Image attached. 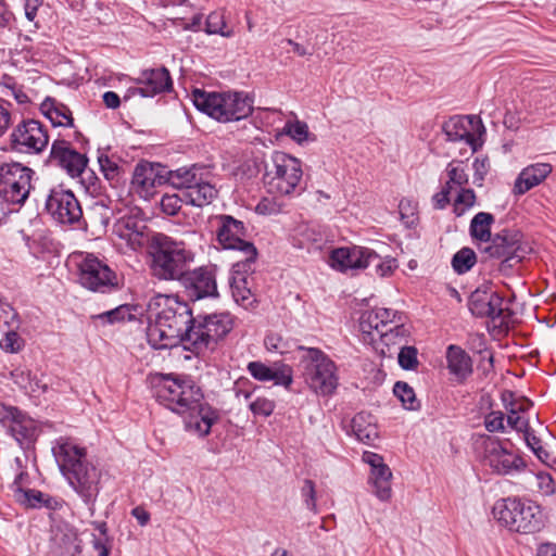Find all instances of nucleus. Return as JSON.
I'll list each match as a JSON object with an SVG mask.
<instances>
[{
  "instance_id": "a211bd4d",
  "label": "nucleus",
  "mask_w": 556,
  "mask_h": 556,
  "mask_svg": "<svg viewBox=\"0 0 556 556\" xmlns=\"http://www.w3.org/2000/svg\"><path fill=\"white\" fill-rule=\"evenodd\" d=\"M442 129L448 141L465 142L472 152L481 146L476 132L481 135L485 130L482 121L475 115L453 116L443 124Z\"/></svg>"
},
{
  "instance_id": "4be33fe9",
  "label": "nucleus",
  "mask_w": 556,
  "mask_h": 556,
  "mask_svg": "<svg viewBox=\"0 0 556 556\" xmlns=\"http://www.w3.org/2000/svg\"><path fill=\"white\" fill-rule=\"evenodd\" d=\"M180 283L192 301L217 295L215 275L206 267H200L194 270L189 268Z\"/></svg>"
},
{
  "instance_id": "7ed1b4c3",
  "label": "nucleus",
  "mask_w": 556,
  "mask_h": 556,
  "mask_svg": "<svg viewBox=\"0 0 556 556\" xmlns=\"http://www.w3.org/2000/svg\"><path fill=\"white\" fill-rule=\"evenodd\" d=\"M52 453L68 484L87 505H92L99 494L101 475L89 462L86 447L70 437H60L53 442Z\"/></svg>"
},
{
  "instance_id": "f8f14e48",
  "label": "nucleus",
  "mask_w": 556,
  "mask_h": 556,
  "mask_svg": "<svg viewBox=\"0 0 556 556\" xmlns=\"http://www.w3.org/2000/svg\"><path fill=\"white\" fill-rule=\"evenodd\" d=\"M488 243L483 252L490 257L502 260L509 267L520 263L530 252L528 244L522 241V233L516 229H503Z\"/></svg>"
},
{
  "instance_id": "a19ab883",
  "label": "nucleus",
  "mask_w": 556,
  "mask_h": 556,
  "mask_svg": "<svg viewBox=\"0 0 556 556\" xmlns=\"http://www.w3.org/2000/svg\"><path fill=\"white\" fill-rule=\"evenodd\" d=\"M462 164L463 162L460 161H452L446 167L448 180L445 182V186L451 187V190L453 186L464 188L468 184L469 178Z\"/></svg>"
},
{
  "instance_id": "f03ea898",
  "label": "nucleus",
  "mask_w": 556,
  "mask_h": 556,
  "mask_svg": "<svg viewBox=\"0 0 556 556\" xmlns=\"http://www.w3.org/2000/svg\"><path fill=\"white\" fill-rule=\"evenodd\" d=\"M156 401L179 415H189L186 429L199 437L210 434L219 416L207 403H203L201 388L190 378L166 376L155 390Z\"/></svg>"
},
{
  "instance_id": "0eeeda50",
  "label": "nucleus",
  "mask_w": 556,
  "mask_h": 556,
  "mask_svg": "<svg viewBox=\"0 0 556 556\" xmlns=\"http://www.w3.org/2000/svg\"><path fill=\"white\" fill-rule=\"evenodd\" d=\"M302 177L301 161L286 152L274 151L264 161L263 182L267 192L275 198L296 192Z\"/></svg>"
},
{
  "instance_id": "f257e3e1",
  "label": "nucleus",
  "mask_w": 556,
  "mask_h": 556,
  "mask_svg": "<svg viewBox=\"0 0 556 556\" xmlns=\"http://www.w3.org/2000/svg\"><path fill=\"white\" fill-rule=\"evenodd\" d=\"M149 309L148 340L154 349H170L184 342L192 351L194 317L186 301L178 295L157 294Z\"/></svg>"
},
{
  "instance_id": "f3484780",
  "label": "nucleus",
  "mask_w": 556,
  "mask_h": 556,
  "mask_svg": "<svg viewBox=\"0 0 556 556\" xmlns=\"http://www.w3.org/2000/svg\"><path fill=\"white\" fill-rule=\"evenodd\" d=\"M81 286L98 292H106L117 285L115 273L99 258L88 255L79 266Z\"/></svg>"
},
{
  "instance_id": "680f3d73",
  "label": "nucleus",
  "mask_w": 556,
  "mask_h": 556,
  "mask_svg": "<svg viewBox=\"0 0 556 556\" xmlns=\"http://www.w3.org/2000/svg\"><path fill=\"white\" fill-rule=\"evenodd\" d=\"M81 552L80 542L76 538H73L60 548L58 556H83Z\"/></svg>"
},
{
  "instance_id": "b1692460",
  "label": "nucleus",
  "mask_w": 556,
  "mask_h": 556,
  "mask_svg": "<svg viewBox=\"0 0 556 556\" xmlns=\"http://www.w3.org/2000/svg\"><path fill=\"white\" fill-rule=\"evenodd\" d=\"M249 374L257 381H274L276 386H282L289 389L293 382L292 367L283 363H274L267 366L263 362L253 361L247 366Z\"/></svg>"
},
{
  "instance_id": "473e14b6",
  "label": "nucleus",
  "mask_w": 556,
  "mask_h": 556,
  "mask_svg": "<svg viewBox=\"0 0 556 556\" xmlns=\"http://www.w3.org/2000/svg\"><path fill=\"white\" fill-rule=\"evenodd\" d=\"M447 368L451 374L460 379H466L472 372V362L470 356L457 345H450L446 351Z\"/></svg>"
},
{
  "instance_id": "49530a36",
  "label": "nucleus",
  "mask_w": 556,
  "mask_h": 556,
  "mask_svg": "<svg viewBox=\"0 0 556 556\" xmlns=\"http://www.w3.org/2000/svg\"><path fill=\"white\" fill-rule=\"evenodd\" d=\"M275 402L265 396H258L249 404V408L252 414L261 417H269L275 410Z\"/></svg>"
},
{
  "instance_id": "5701e85b",
  "label": "nucleus",
  "mask_w": 556,
  "mask_h": 556,
  "mask_svg": "<svg viewBox=\"0 0 556 556\" xmlns=\"http://www.w3.org/2000/svg\"><path fill=\"white\" fill-rule=\"evenodd\" d=\"M50 157L72 177L79 176L87 166L88 159L85 154L72 148L64 139L52 142Z\"/></svg>"
},
{
  "instance_id": "6e6d98bb",
  "label": "nucleus",
  "mask_w": 556,
  "mask_h": 556,
  "mask_svg": "<svg viewBox=\"0 0 556 556\" xmlns=\"http://www.w3.org/2000/svg\"><path fill=\"white\" fill-rule=\"evenodd\" d=\"M301 494L304 500L306 507L315 511L316 510V490L315 483L311 479H305L303 486L301 488Z\"/></svg>"
},
{
  "instance_id": "20e7f679",
  "label": "nucleus",
  "mask_w": 556,
  "mask_h": 556,
  "mask_svg": "<svg viewBox=\"0 0 556 556\" xmlns=\"http://www.w3.org/2000/svg\"><path fill=\"white\" fill-rule=\"evenodd\" d=\"M150 271L161 281H179L194 261V254L185 242L155 233L150 242Z\"/></svg>"
},
{
  "instance_id": "e2e57ef3",
  "label": "nucleus",
  "mask_w": 556,
  "mask_h": 556,
  "mask_svg": "<svg viewBox=\"0 0 556 556\" xmlns=\"http://www.w3.org/2000/svg\"><path fill=\"white\" fill-rule=\"evenodd\" d=\"M29 475L26 471H21L18 475H16L13 483L11 484V489L14 494V498L17 501V493L18 490L21 491H28L29 488Z\"/></svg>"
},
{
  "instance_id": "9d476101",
  "label": "nucleus",
  "mask_w": 556,
  "mask_h": 556,
  "mask_svg": "<svg viewBox=\"0 0 556 556\" xmlns=\"http://www.w3.org/2000/svg\"><path fill=\"white\" fill-rule=\"evenodd\" d=\"M233 328V317L228 312L194 318L192 352L200 354L225 338Z\"/></svg>"
},
{
  "instance_id": "dca6fc26",
  "label": "nucleus",
  "mask_w": 556,
  "mask_h": 556,
  "mask_svg": "<svg viewBox=\"0 0 556 556\" xmlns=\"http://www.w3.org/2000/svg\"><path fill=\"white\" fill-rule=\"evenodd\" d=\"M481 446L484 464L498 475H508L525 467L522 458L506 450L498 439L485 437Z\"/></svg>"
},
{
  "instance_id": "4c0bfd02",
  "label": "nucleus",
  "mask_w": 556,
  "mask_h": 556,
  "mask_svg": "<svg viewBox=\"0 0 556 556\" xmlns=\"http://www.w3.org/2000/svg\"><path fill=\"white\" fill-rule=\"evenodd\" d=\"M408 333L409 332L404 325H395L392 328L379 332V334L376 336V339L379 338L382 344L390 348L391 345H400L403 342H406Z\"/></svg>"
},
{
  "instance_id": "5fc2aeb1",
  "label": "nucleus",
  "mask_w": 556,
  "mask_h": 556,
  "mask_svg": "<svg viewBox=\"0 0 556 556\" xmlns=\"http://www.w3.org/2000/svg\"><path fill=\"white\" fill-rule=\"evenodd\" d=\"M0 316V321L2 320L8 328L18 327L20 323L17 319V313L8 302L2 301L1 299Z\"/></svg>"
},
{
  "instance_id": "f704fd0d",
  "label": "nucleus",
  "mask_w": 556,
  "mask_h": 556,
  "mask_svg": "<svg viewBox=\"0 0 556 556\" xmlns=\"http://www.w3.org/2000/svg\"><path fill=\"white\" fill-rule=\"evenodd\" d=\"M216 195L217 189L211 184L210 176H206L198 186L191 188V191L184 192L186 203L198 207L208 205Z\"/></svg>"
},
{
  "instance_id": "412c9836",
  "label": "nucleus",
  "mask_w": 556,
  "mask_h": 556,
  "mask_svg": "<svg viewBox=\"0 0 556 556\" xmlns=\"http://www.w3.org/2000/svg\"><path fill=\"white\" fill-rule=\"evenodd\" d=\"M141 87L129 88L124 99L132 96L154 97L159 93L169 91L173 88V80L169 71L166 67L146 70L137 80Z\"/></svg>"
},
{
  "instance_id": "09e8293b",
  "label": "nucleus",
  "mask_w": 556,
  "mask_h": 556,
  "mask_svg": "<svg viewBox=\"0 0 556 556\" xmlns=\"http://www.w3.org/2000/svg\"><path fill=\"white\" fill-rule=\"evenodd\" d=\"M283 130L286 135L290 136L299 143L305 141L308 136V126L306 123L300 121L286 123Z\"/></svg>"
},
{
  "instance_id": "8fccbe9b",
  "label": "nucleus",
  "mask_w": 556,
  "mask_h": 556,
  "mask_svg": "<svg viewBox=\"0 0 556 556\" xmlns=\"http://www.w3.org/2000/svg\"><path fill=\"white\" fill-rule=\"evenodd\" d=\"M504 405H508L509 408H513L518 414L526 413L533 404L526 397L514 399V393L506 391L502 395Z\"/></svg>"
},
{
  "instance_id": "4468645a",
  "label": "nucleus",
  "mask_w": 556,
  "mask_h": 556,
  "mask_svg": "<svg viewBox=\"0 0 556 556\" xmlns=\"http://www.w3.org/2000/svg\"><path fill=\"white\" fill-rule=\"evenodd\" d=\"M48 142L47 129L36 119L22 121L11 134V147L20 153H40L48 146Z\"/></svg>"
},
{
  "instance_id": "c85d7f7f",
  "label": "nucleus",
  "mask_w": 556,
  "mask_h": 556,
  "mask_svg": "<svg viewBox=\"0 0 556 556\" xmlns=\"http://www.w3.org/2000/svg\"><path fill=\"white\" fill-rule=\"evenodd\" d=\"M144 225L139 226L132 218L118 220L113 228V232L124 240L131 250L137 251L146 244Z\"/></svg>"
},
{
  "instance_id": "423d86ee",
  "label": "nucleus",
  "mask_w": 556,
  "mask_h": 556,
  "mask_svg": "<svg viewBox=\"0 0 556 556\" xmlns=\"http://www.w3.org/2000/svg\"><path fill=\"white\" fill-rule=\"evenodd\" d=\"M492 515L501 526L518 533H534L544 526L540 506L532 501L518 497L497 500L493 505Z\"/></svg>"
},
{
  "instance_id": "6ab92c4d",
  "label": "nucleus",
  "mask_w": 556,
  "mask_h": 556,
  "mask_svg": "<svg viewBox=\"0 0 556 556\" xmlns=\"http://www.w3.org/2000/svg\"><path fill=\"white\" fill-rule=\"evenodd\" d=\"M376 260L379 255L375 251L358 245L338 248L330 254L331 267L342 273L365 269Z\"/></svg>"
},
{
  "instance_id": "13d9d810",
  "label": "nucleus",
  "mask_w": 556,
  "mask_h": 556,
  "mask_svg": "<svg viewBox=\"0 0 556 556\" xmlns=\"http://www.w3.org/2000/svg\"><path fill=\"white\" fill-rule=\"evenodd\" d=\"M255 211L263 215L278 214L282 211V203L276 199L263 198L257 203Z\"/></svg>"
},
{
  "instance_id": "052dcab7",
  "label": "nucleus",
  "mask_w": 556,
  "mask_h": 556,
  "mask_svg": "<svg viewBox=\"0 0 556 556\" xmlns=\"http://www.w3.org/2000/svg\"><path fill=\"white\" fill-rule=\"evenodd\" d=\"M11 106L10 102L0 100V137L9 130L13 123Z\"/></svg>"
},
{
  "instance_id": "9b49d317",
  "label": "nucleus",
  "mask_w": 556,
  "mask_h": 556,
  "mask_svg": "<svg viewBox=\"0 0 556 556\" xmlns=\"http://www.w3.org/2000/svg\"><path fill=\"white\" fill-rule=\"evenodd\" d=\"M216 239L226 250H238L244 255L247 262H255L257 250L254 244L245 240L247 228L243 222L230 216H216Z\"/></svg>"
},
{
  "instance_id": "338daca9",
  "label": "nucleus",
  "mask_w": 556,
  "mask_h": 556,
  "mask_svg": "<svg viewBox=\"0 0 556 556\" xmlns=\"http://www.w3.org/2000/svg\"><path fill=\"white\" fill-rule=\"evenodd\" d=\"M18 412L16 407L0 405V422L8 428V425L18 417Z\"/></svg>"
},
{
  "instance_id": "774afa93",
  "label": "nucleus",
  "mask_w": 556,
  "mask_h": 556,
  "mask_svg": "<svg viewBox=\"0 0 556 556\" xmlns=\"http://www.w3.org/2000/svg\"><path fill=\"white\" fill-rule=\"evenodd\" d=\"M363 460L370 466V469L380 468V466H386L387 464L383 462L381 455L372 452H365L363 454Z\"/></svg>"
},
{
  "instance_id": "de8ad7c7",
  "label": "nucleus",
  "mask_w": 556,
  "mask_h": 556,
  "mask_svg": "<svg viewBox=\"0 0 556 556\" xmlns=\"http://www.w3.org/2000/svg\"><path fill=\"white\" fill-rule=\"evenodd\" d=\"M18 327L9 328L4 338L0 341V348L8 353H16L22 349L23 340L15 331Z\"/></svg>"
},
{
  "instance_id": "e433bc0d",
  "label": "nucleus",
  "mask_w": 556,
  "mask_h": 556,
  "mask_svg": "<svg viewBox=\"0 0 556 556\" xmlns=\"http://www.w3.org/2000/svg\"><path fill=\"white\" fill-rule=\"evenodd\" d=\"M205 33L208 35H220L225 38L233 36L232 28L227 26L224 13L219 11L212 12L207 16L205 22Z\"/></svg>"
},
{
  "instance_id": "c756f323",
  "label": "nucleus",
  "mask_w": 556,
  "mask_h": 556,
  "mask_svg": "<svg viewBox=\"0 0 556 556\" xmlns=\"http://www.w3.org/2000/svg\"><path fill=\"white\" fill-rule=\"evenodd\" d=\"M40 111L53 126L74 127L72 111L54 98H46L40 104Z\"/></svg>"
},
{
  "instance_id": "bf43d9fd",
  "label": "nucleus",
  "mask_w": 556,
  "mask_h": 556,
  "mask_svg": "<svg viewBox=\"0 0 556 556\" xmlns=\"http://www.w3.org/2000/svg\"><path fill=\"white\" fill-rule=\"evenodd\" d=\"M91 544L99 556H110L112 540L109 535H97L93 533Z\"/></svg>"
},
{
  "instance_id": "bb28decb",
  "label": "nucleus",
  "mask_w": 556,
  "mask_h": 556,
  "mask_svg": "<svg viewBox=\"0 0 556 556\" xmlns=\"http://www.w3.org/2000/svg\"><path fill=\"white\" fill-rule=\"evenodd\" d=\"M206 176H210V172L205 167L194 164L189 167L184 166L175 170H168L167 182L174 188L187 192L203 181Z\"/></svg>"
},
{
  "instance_id": "72a5a7b5",
  "label": "nucleus",
  "mask_w": 556,
  "mask_h": 556,
  "mask_svg": "<svg viewBox=\"0 0 556 556\" xmlns=\"http://www.w3.org/2000/svg\"><path fill=\"white\" fill-rule=\"evenodd\" d=\"M392 471L388 465L377 469H370L369 483L374 494L380 501H389L392 495L391 489Z\"/></svg>"
},
{
  "instance_id": "0e129e2a",
  "label": "nucleus",
  "mask_w": 556,
  "mask_h": 556,
  "mask_svg": "<svg viewBox=\"0 0 556 556\" xmlns=\"http://www.w3.org/2000/svg\"><path fill=\"white\" fill-rule=\"evenodd\" d=\"M376 271L379 276L386 277L391 275L397 268L395 258H387L384 261L377 260Z\"/></svg>"
},
{
  "instance_id": "4d7b16f0",
  "label": "nucleus",
  "mask_w": 556,
  "mask_h": 556,
  "mask_svg": "<svg viewBox=\"0 0 556 556\" xmlns=\"http://www.w3.org/2000/svg\"><path fill=\"white\" fill-rule=\"evenodd\" d=\"M507 410V424L510 428L518 432H522L528 429L529 420L525 418L523 415L516 413L513 408H509L508 405H504Z\"/></svg>"
},
{
  "instance_id": "1a4fd4ad",
  "label": "nucleus",
  "mask_w": 556,
  "mask_h": 556,
  "mask_svg": "<svg viewBox=\"0 0 556 556\" xmlns=\"http://www.w3.org/2000/svg\"><path fill=\"white\" fill-rule=\"evenodd\" d=\"M35 172L21 163L11 162L0 165V198L10 205H24L33 189Z\"/></svg>"
},
{
  "instance_id": "2f4dec72",
  "label": "nucleus",
  "mask_w": 556,
  "mask_h": 556,
  "mask_svg": "<svg viewBox=\"0 0 556 556\" xmlns=\"http://www.w3.org/2000/svg\"><path fill=\"white\" fill-rule=\"evenodd\" d=\"M351 428L356 439L364 444L370 445L378 438L375 418L369 413L356 414L351 420Z\"/></svg>"
},
{
  "instance_id": "2eb2a0df",
  "label": "nucleus",
  "mask_w": 556,
  "mask_h": 556,
  "mask_svg": "<svg viewBox=\"0 0 556 556\" xmlns=\"http://www.w3.org/2000/svg\"><path fill=\"white\" fill-rule=\"evenodd\" d=\"M253 263L237 262L232 266L230 278L231 295L236 303L245 309L254 308L258 303L257 290L254 287L255 275L251 268Z\"/></svg>"
},
{
  "instance_id": "a878e982",
  "label": "nucleus",
  "mask_w": 556,
  "mask_h": 556,
  "mask_svg": "<svg viewBox=\"0 0 556 556\" xmlns=\"http://www.w3.org/2000/svg\"><path fill=\"white\" fill-rule=\"evenodd\" d=\"M396 312L389 308H375L365 311L359 318V328L365 338L369 342H376V336L383 331V328L392 323L395 318Z\"/></svg>"
},
{
  "instance_id": "864d4df0",
  "label": "nucleus",
  "mask_w": 556,
  "mask_h": 556,
  "mask_svg": "<svg viewBox=\"0 0 556 556\" xmlns=\"http://www.w3.org/2000/svg\"><path fill=\"white\" fill-rule=\"evenodd\" d=\"M504 419V413L493 410L484 417V427L489 432H503L505 429Z\"/></svg>"
},
{
  "instance_id": "6e6552de",
  "label": "nucleus",
  "mask_w": 556,
  "mask_h": 556,
  "mask_svg": "<svg viewBox=\"0 0 556 556\" xmlns=\"http://www.w3.org/2000/svg\"><path fill=\"white\" fill-rule=\"evenodd\" d=\"M306 354L302 357L304 376L309 388L321 395H329L338 387L336 364L320 350L304 349Z\"/></svg>"
},
{
  "instance_id": "393cba45",
  "label": "nucleus",
  "mask_w": 556,
  "mask_h": 556,
  "mask_svg": "<svg viewBox=\"0 0 556 556\" xmlns=\"http://www.w3.org/2000/svg\"><path fill=\"white\" fill-rule=\"evenodd\" d=\"M504 299L496 292L477 289L469 298V309L476 317L504 318Z\"/></svg>"
},
{
  "instance_id": "cd10ccee",
  "label": "nucleus",
  "mask_w": 556,
  "mask_h": 556,
  "mask_svg": "<svg viewBox=\"0 0 556 556\" xmlns=\"http://www.w3.org/2000/svg\"><path fill=\"white\" fill-rule=\"evenodd\" d=\"M551 173L552 165L549 163H535L525 167L515 181L514 193L525 194L543 182Z\"/></svg>"
},
{
  "instance_id": "79ce46f5",
  "label": "nucleus",
  "mask_w": 556,
  "mask_h": 556,
  "mask_svg": "<svg viewBox=\"0 0 556 556\" xmlns=\"http://www.w3.org/2000/svg\"><path fill=\"white\" fill-rule=\"evenodd\" d=\"M527 446L535 454V456L543 463H548L549 453L543 447L541 439L534 433V430L529 426L528 429L521 432Z\"/></svg>"
},
{
  "instance_id": "69168bd1",
  "label": "nucleus",
  "mask_w": 556,
  "mask_h": 556,
  "mask_svg": "<svg viewBox=\"0 0 556 556\" xmlns=\"http://www.w3.org/2000/svg\"><path fill=\"white\" fill-rule=\"evenodd\" d=\"M451 187L444 186L440 192L432 197L433 206L437 210H443L450 203Z\"/></svg>"
},
{
  "instance_id": "ea45409f",
  "label": "nucleus",
  "mask_w": 556,
  "mask_h": 556,
  "mask_svg": "<svg viewBox=\"0 0 556 556\" xmlns=\"http://www.w3.org/2000/svg\"><path fill=\"white\" fill-rule=\"evenodd\" d=\"M394 395L402 402L403 406L407 409H417L419 402L416 399L415 391L408 383L397 381L393 388Z\"/></svg>"
},
{
  "instance_id": "ddd939ff",
  "label": "nucleus",
  "mask_w": 556,
  "mask_h": 556,
  "mask_svg": "<svg viewBox=\"0 0 556 556\" xmlns=\"http://www.w3.org/2000/svg\"><path fill=\"white\" fill-rule=\"evenodd\" d=\"M45 208L55 222L63 225H75L83 218V210L75 194L62 186L50 189Z\"/></svg>"
},
{
  "instance_id": "c03bdc74",
  "label": "nucleus",
  "mask_w": 556,
  "mask_h": 556,
  "mask_svg": "<svg viewBox=\"0 0 556 556\" xmlns=\"http://www.w3.org/2000/svg\"><path fill=\"white\" fill-rule=\"evenodd\" d=\"M46 495L47 493L35 489H29L28 491L18 490L16 502L29 508H41Z\"/></svg>"
},
{
  "instance_id": "a18cd8bd",
  "label": "nucleus",
  "mask_w": 556,
  "mask_h": 556,
  "mask_svg": "<svg viewBox=\"0 0 556 556\" xmlns=\"http://www.w3.org/2000/svg\"><path fill=\"white\" fill-rule=\"evenodd\" d=\"M418 351L415 346L403 345L399 352V365L405 370L416 369L418 366Z\"/></svg>"
},
{
  "instance_id": "37998d69",
  "label": "nucleus",
  "mask_w": 556,
  "mask_h": 556,
  "mask_svg": "<svg viewBox=\"0 0 556 556\" xmlns=\"http://www.w3.org/2000/svg\"><path fill=\"white\" fill-rule=\"evenodd\" d=\"M476 193L472 189L460 188L455 201H454V213L457 216H462L466 211L471 208L476 204Z\"/></svg>"
},
{
  "instance_id": "3c124183",
  "label": "nucleus",
  "mask_w": 556,
  "mask_h": 556,
  "mask_svg": "<svg viewBox=\"0 0 556 556\" xmlns=\"http://www.w3.org/2000/svg\"><path fill=\"white\" fill-rule=\"evenodd\" d=\"M182 199L178 194H164L160 205L163 213L169 216L176 215L181 208Z\"/></svg>"
},
{
  "instance_id": "39448f33",
  "label": "nucleus",
  "mask_w": 556,
  "mask_h": 556,
  "mask_svg": "<svg viewBox=\"0 0 556 556\" xmlns=\"http://www.w3.org/2000/svg\"><path fill=\"white\" fill-rule=\"evenodd\" d=\"M194 106L219 123L238 122L253 112V99L243 91L207 92L195 89L192 92Z\"/></svg>"
},
{
  "instance_id": "aec40b11",
  "label": "nucleus",
  "mask_w": 556,
  "mask_h": 556,
  "mask_svg": "<svg viewBox=\"0 0 556 556\" xmlns=\"http://www.w3.org/2000/svg\"><path fill=\"white\" fill-rule=\"evenodd\" d=\"M164 182H167V172L161 164L141 162L136 165L131 188L141 198L148 199L153 194L154 188Z\"/></svg>"
},
{
  "instance_id": "c9c22d12",
  "label": "nucleus",
  "mask_w": 556,
  "mask_h": 556,
  "mask_svg": "<svg viewBox=\"0 0 556 556\" xmlns=\"http://www.w3.org/2000/svg\"><path fill=\"white\" fill-rule=\"evenodd\" d=\"M495 218L491 213L479 212L470 222L469 232L473 240L488 243L493 237L491 233Z\"/></svg>"
},
{
  "instance_id": "58836bf2",
  "label": "nucleus",
  "mask_w": 556,
  "mask_h": 556,
  "mask_svg": "<svg viewBox=\"0 0 556 556\" xmlns=\"http://www.w3.org/2000/svg\"><path fill=\"white\" fill-rule=\"evenodd\" d=\"M477 256L470 248L460 249L452 258V266L457 274H465L472 268Z\"/></svg>"
},
{
  "instance_id": "603ef678",
  "label": "nucleus",
  "mask_w": 556,
  "mask_h": 556,
  "mask_svg": "<svg viewBox=\"0 0 556 556\" xmlns=\"http://www.w3.org/2000/svg\"><path fill=\"white\" fill-rule=\"evenodd\" d=\"M100 169L108 180H115L119 174V166L108 155L101 154L98 157Z\"/></svg>"
},
{
  "instance_id": "7c9ffc66",
  "label": "nucleus",
  "mask_w": 556,
  "mask_h": 556,
  "mask_svg": "<svg viewBox=\"0 0 556 556\" xmlns=\"http://www.w3.org/2000/svg\"><path fill=\"white\" fill-rule=\"evenodd\" d=\"M8 430L21 446L26 447L33 444L38 435L35 421L21 410L18 417L8 425Z\"/></svg>"
}]
</instances>
